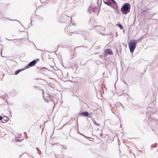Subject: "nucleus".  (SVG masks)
<instances>
[{
  "label": "nucleus",
  "mask_w": 158,
  "mask_h": 158,
  "mask_svg": "<svg viewBox=\"0 0 158 158\" xmlns=\"http://www.w3.org/2000/svg\"><path fill=\"white\" fill-rule=\"evenodd\" d=\"M108 1H111L114 4H115V2L114 0H108Z\"/></svg>",
  "instance_id": "9d476101"
},
{
  "label": "nucleus",
  "mask_w": 158,
  "mask_h": 158,
  "mask_svg": "<svg viewBox=\"0 0 158 158\" xmlns=\"http://www.w3.org/2000/svg\"><path fill=\"white\" fill-rule=\"evenodd\" d=\"M29 68V66H28L26 68Z\"/></svg>",
  "instance_id": "ddd939ff"
},
{
  "label": "nucleus",
  "mask_w": 158,
  "mask_h": 158,
  "mask_svg": "<svg viewBox=\"0 0 158 158\" xmlns=\"http://www.w3.org/2000/svg\"><path fill=\"white\" fill-rule=\"evenodd\" d=\"M36 62V61L35 60H34L31 62L27 66H30V67L33 66L35 64Z\"/></svg>",
  "instance_id": "20e7f679"
},
{
  "label": "nucleus",
  "mask_w": 158,
  "mask_h": 158,
  "mask_svg": "<svg viewBox=\"0 0 158 158\" xmlns=\"http://www.w3.org/2000/svg\"><path fill=\"white\" fill-rule=\"evenodd\" d=\"M70 35V33H69V35Z\"/></svg>",
  "instance_id": "4468645a"
},
{
  "label": "nucleus",
  "mask_w": 158,
  "mask_h": 158,
  "mask_svg": "<svg viewBox=\"0 0 158 158\" xmlns=\"http://www.w3.org/2000/svg\"><path fill=\"white\" fill-rule=\"evenodd\" d=\"M22 71V70H19L17 71L15 73V75H16L18 74L19 72H20Z\"/></svg>",
  "instance_id": "6e6552de"
},
{
  "label": "nucleus",
  "mask_w": 158,
  "mask_h": 158,
  "mask_svg": "<svg viewBox=\"0 0 158 158\" xmlns=\"http://www.w3.org/2000/svg\"><path fill=\"white\" fill-rule=\"evenodd\" d=\"M80 114L81 116L82 115L85 116H88L89 115V114L88 112H85L81 113Z\"/></svg>",
  "instance_id": "39448f33"
},
{
  "label": "nucleus",
  "mask_w": 158,
  "mask_h": 158,
  "mask_svg": "<svg viewBox=\"0 0 158 158\" xmlns=\"http://www.w3.org/2000/svg\"><path fill=\"white\" fill-rule=\"evenodd\" d=\"M106 50H107L106 52L108 54L111 55L113 54V52L111 49H108L107 50H106Z\"/></svg>",
  "instance_id": "423d86ee"
},
{
  "label": "nucleus",
  "mask_w": 158,
  "mask_h": 158,
  "mask_svg": "<svg viewBox=\"0 0 158 158\" xmlns=\"http://www.w3.org/2000/svg\"><path fill=\"white\" fill-rule=\"evenodd\" d=\"M117 25L119 27V28L121 29H123V27L120 24H117Z\"/></svg>",
  "instance_id": "0eeeda50"
},
{
  "label": "nucleus",
  "mask_w": 158,
  "mask_h": 158,
  "mask_svg": "<svg viewBox=\"0 0 158 158\" xmlns=\"http://www.w3.org/2000/svg\"><path fill=\"white\" fill-rule=\"evenodd\" d=\"M136 43L137 41L135 40H131L130 41L128 46L131 52H133L135 50Z\"/></svg>",
  "instance_id": "f257e3e1"
},
{
  "label": "nucleus",
  "mask_w": 158,
  "mask_h": 158,
  "mask_svg": "<svg viewBox=\"0 0 158 158\" xmlns=\"http://www.w3.org/2000/svg\"><path fill=\"white\" fill-rule=\"evenodd\" d=\"M9 118L7 117L4 116L2 117V123H5L9 121Z\"/></svg>",
  "instance_id": "7ed1b4c3"
},
{
  "label": "nucleus",
  "mask_w": 158,
  "mask_h": 158,
  "mask_svg": "<svg viewBox=\"0 0 158 158\" xmlns=\"http://www.w3.org/2000/svg\"><path fill=\"white\" fill-rule=\"evenodd\" d=\"M128 9L129 7L128 5L125 4L122 8L121 9V11L123 14H127L129 12V11H128Z\"/></svg>",
  "instance_id": "f03ea898"
},
{
  "label": "nucleus",
  "mask_w": 158,
  "mask_h": 158,
  "mask_svg": "<svg viewBox=\"0 0 158 158\" xmlns=\"http://www.w3.org/2000/svg\"><path fill=\"white\" fill-rule=\"evenodd\" d=\"M94 123L95 125H97V126H99V124H98V123H97V122H94Z\"/></svg>",
  "instance_id": "9b49d317"
},
{
  "label": "nucleus",
  "mask_w": 158,
  "mask_h": 158,
  "mask_svg": "<svg viewBox=\"0 0 158 158\" xmlns=\"http://www.w3.org/2000/svg\"><path fill=\"white\" fill-rule=\"evenodd\" d=\"M2 116H0V120L2 119Z\"/></svg>",
  "instance_id": "f8f14e48"
},
{
  "label": "nucleus",
  "mask_w": 158,
  "mask_h": 158,
  "mask_svg": "<svg viewBox=\"0 0 158 158\" xmlns=\"http://www.w3.org/2000/svg\"><path fill=\"white\" fill-rule=\"evenodd\" d=\"M104 2L107 5H110V3L108 2Z\"/></svg>",
  "instance_id": "1a4fd4ad"
}]
</instances>
